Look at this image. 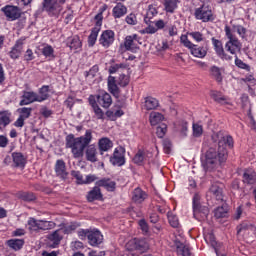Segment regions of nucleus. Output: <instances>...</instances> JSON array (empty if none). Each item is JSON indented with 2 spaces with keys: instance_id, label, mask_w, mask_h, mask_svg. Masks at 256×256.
<instances>
[{
  "instance_id": "aec40b11",
  "label": "nucleus",
  "mask_w": 256,
  "mask_h": 256,
  "mask_svg": "<svg viewBox=\"0 0 256 256\" xmlns=\"http://www.w3.org/2000/svg\"><path fill=\"white\" fill-rule=\"evenodd\" d=\"M113 149V142L108 137H102L98 140V151L100 155H105Z\"/></svg>"
},
{
  "instance_id": "3c124183",
  "label": "nucleus",
  "mask_w": 256,
  "mask_h": 256,
  "mask_svg": "<svg viewBox=\"0 0 256 256\" xmlns=\"http://www.w3.org/2000/svg\"><path fill=\"white\" fill-rule=\"evenodd\" d=\"M167 219L169 225H171L173 229H177L179 227V218L177 217V215L173 214V212L167 213Z\"/></svg>"
},
{
  "instance_id": "5701e85b",
  "label": "nucleus",
  "mask_w": 256,
  "mask_h": 256,
  "mask_svg": "<svg viewBox=\"0 0 256 256\" xmlns=\"http://www.w3.org/2000/svg\"><path fill=\"white\" fill-rule=\"evenodd\" d=\"M210 97L213 99V101H215V103H218L219 105H231L229 97L223 95L221 91L212 90L210 92Z\"/></svg>"
},
{
  "instance_id": "6e6d98bb",
  "label": "nucleus",
  "mask_w": 256,
  "mask_h": 256,
  "mask_svg": "<svg viewBox=\"0 0 256 256\" xmlns=\"http://www.w3.org/2000/svg\"><path fill=\"white\" fill-rule=\"evenodd\" d=\"M193 137L199 138L203 135V125L199 123L192 124Z\"/></svg>"
},
{
  "instance_id": "6e6552de",
  "label": "nucleus",
  "mask_w": 256,
  "mask_h": 256,
  "mask_svg": "<svg viewBox=\"0 0 256 256\" xmlns=\"http://www.w3.org/2000/svg\"><path fill=\"white\" fill-rule=\"evenodd\" d=\"M7 21H17L23 16V10L16 5L7 4L0 9Z\"/></svg>"
},
{
  "instance_id": "bf43d9fd",
  "label": "nucleus",
  "mask_w": 256,
  "mask_h": 256,
  "mask_svg": "<svg viewBox=\"0 0 256 256\" xmlns=\"http://www.w3.org/2000/svg\"><path fill=\"white\" fill-rule=\"evenodd\" d=\"M214 217L216 219H222L223 217H227V208L223 206H219L214 210Z\"/></svg>"
},
{
  "instance_id": "4d7b16f0",
  "label": "nucleus",
  "mask_w": 256,
  "mask_h": 256,
  "mask_svg": "<svg viewBox=\"0 0 256 256\" xmlns=\"http://www.w3.org/2000/svg\"><path fill=\"white\" fill-rule=\"evenodd\" d=\"M18 197L19 199H22V201H27V202L35 201V199H37L35 194L32 192H21L18 195Z\"/></svg>"
},
{
  "instance_id": "6ab92c4d",
  "label": "nucleus",
  "mask_w": 256,
  "mask_h": 256,
  "mask_svg": "<svg viewBox=\"0 0 256 256\" xmlns=\"http://www.w3.org/2000/svg\"><path fill=\"white\" fill-rule=\"evenodd\" d=\"M31 103H39L38 94L34 91H24L19 105L23 107V105H31Z\"/></svg>"
},
{
  "instance_id": "58836bf2",
  "label": "nucleus",
  "mask_w": 256,
  "mask_h": 256,
  "mask_svg": "<svg viewBox=\"0 0 256 256\" xmlns=\"http://www.w3.org/2000/svg\"><path fill=\"white\" fill-rule=\"evenodd\" d=\"M8 247L10 249H13L14 251H21L23 249V246L25 245V240L23 239H10L7 241Z\"/></svg>"
},
{
  "instance_id": "e433bc0d",
  "label": "nucleus",
  "mask_w": 256,
  "mask_h": 256,
  "mask_svg": "<svg viewBox=\"0 0 256 256\" xmlns=\"http://www.w3.org/2000/svg\"><path fill=\"white\" fill-rule=\"evenodd\" d=\"M67 47H69L71 51H77V49L83 47V43L79 36H73L72 38H68Z\"/></svg>"
},
{
  "instance_id": "a19ab883",
  "label": "nucleus",
  "mask_w": 256,
  "mask_h": 256,
  "mask_svg": "<svg viewBox=\"0 0 256 256\" xmlns=\"http://www.w3.org/2000/svg\"><path fill=\"white\" fill-rule=\"evenodd\" d=\"M99 33H101V30L97 28H91V31L87 40L88 47H95V43H97V37H99Z\"/></svg>"
},
{
  "instance_id": "09e8293b",
  "label": "nucleus",
  "mask_w": 256,
  "mask_h": 256,
  "mask_svg": "<svg viewBox=\"0 0 256 256\" xmlns=\"http://www.w3.org/2000/svg\"><path fill=\"white\" fill-rule=\"evenodd\" d=\"M177 129H179L181 135L187 137V131H189V122L185 120H180L177 122Z\"/></svg>"
},
{
  "instance_id": "a211bd4d",
  "label": "nucleus",
  "mask_w": 256,
  "mask_h": 256,
  "mask_svg": "<svg viewBox=\"0 0 256 256\" xmlns=\"http://www.w3.org/2000/svg\"><path fill=\"white\" fill-rule=\"evenodd\" d=\"M88 103L90 107H92V111L94 113L95 119L103 121L105 119V112H103V109L99 107V104H97V101H95V98L93 97V95L89 96Z\"/></svg>"
},
{
  "instance_id": "ea45409f",
  "label": "nucleus",
  "mask_w": 256,
  "mask_h": 256,
  "mask_svg": "<svg viewBox=\"0 0 256 256\" xmlns=\"http://www.w3.org/2000/svg\"><path fill=\"white\" fill-rule=\"evenodd\" d=\"M145 157H147V150L138 149L137 153L133 158V163H135V165L141 166L143 165V163H145Z\"/></svg>"
},
{
  "instance_id": "680f3d73",
  "label": "nucleus",
  "mask_w": 256,
  "mask_h": 256,
  "mask_svg": "<svg viewBox=\"0 0 256 256\" xmlns=\"http://www.w3.org/2000/svg\"><path fill=\"white\" fill-rule=\"evenodd\" d=\"M125 23H127V25H137L138 21H137V14L135 13H130L125 17Z\"/></svg>"
},
{
  "instance_id": "2f4dec72",
  "label": "nucleus",
  "mask_w": 256,
  "mask_h": 256,
  "mask_svg": "<svg viewBox=\"0 0 256 256\" xmlns=\"http://www.w3.org/2000/svg\"><path fill=\"white\" fill-rule=\"evenodd\" d=\"M12 113L9 110L0 111V131L11 125Z\"/></svg>"
},
{
  "instance_id": "0e129e2a",
  "label": "nucleus",
  "mask_w": 256,
  "mask_h": 256,
  "mask_svg": "<svg viewBox=\"0 0 256 256\" xmlns=\"http://www.w3.org/2000/svg\"><path fill=\"white\" fill-rule=\"evenodd\" d=\"M129 81L130 78L128 75L121 74L118 78V85H120V87H127V85H129Z\"/></svg>"
},
{
  "instance_id": "8fccbe9b",
  "label": "nucleus",
  "mask_w": 256,
  "mask_h": 256,
  "mask_svg": "<svg viewBox=\"0 0 256 256\" xmlns=\"http://www.w3.org/2000/svg\"><path fill=\"white\" fill-rule=\"evenodd\" d=\"M232 29L238 33L241 39H245V37H247V28H245L243 25L232 24Z\"/></svg>"
},
{
  "instance_id": "cd10ccee",
  "label": "nucleus",
  "mask_w": 256,
  "mask_h": 256,
  "mask_svg": "<svg viewBox=\"0 0 256 256\" xmlns=\"http://www.w3.org/2000/svg\"><path fill=\"white\" fill-rule=\"evenodd\" d=\"M107 86H108V91L116 97V99H119V95H121V91L119 90V86H117V80L115 79L114 76H109L107 80Z\"/></svg>"
},
{
  "instance_id": "a18cd8bd",
  "label": "nucleus",
  "mask_w": 256,
  "mask_h": 256,
  "mask_svg": "<svg viewBox=\"0 0 256 256\" xmlns=\"http://www.w3.org/2000/svg\"><path fill=\"white\" fill-rule=\"evenodd\" d=\"M120 69H129V63L123 62L112 64L109 67L108 72L110 75H115V73H117V71H119Z\"/></svg>"
},
{
  "instance_id": "a878e982",
  "label": "nucleus",
  "mask_w": 256,
  "mask_h": 256,
  "mask_svg": "<svg viewBox=\"0 0 256 256\" xmlns=\"http://www.w3.org/2000/svg\"><path fill=\"white\" fill-rule=\"evenodd\" d=\"M244 185H256V172L253 169H245L242 174Z\"/></svg>"
},
{
  "instance_id": "338daca9",
  "label": "nucleus",
  "mask_w": 256,
  "mask_h": 256,
  "mask_svg": "<svg viewBox=\"0 0 256 256\" xmlns=\"http://www.w3.org/2000/svg\"><path fill=\"white\" fill-rule=\"evenodd\" d=\"M148 26L146 28H144L141 33L143 35H155V33H157V29L155 28V26L150 24H147Z\"/></svg>"
},
{
  "instance_id": "69168bd1",
  "label": "nucleus",
  "mask_w": 256,
  "mask_h": 256,
  "mask_svg": "<svg viewBox=\"0 0 256 256\" xmlns=\"http://www.w3.org/2000/svg\"><path fill=\"white\" fill-rule=\"evenodd\" d=\"M167 133V125L162 124L161 126H158L156 129V135L160 139H163L165 137V134Z\"/></svg>"
},
{
  "instance_id": "f704fd0d",
  "label": "nucleus",
  "mask_w": 256,
  "mask_h": 256,
  "mask_svg": "<svg viewBox=\"0 0 256 256\" xmlns=\"http://www.w3.org/2000/svg\"><path fill=\"white\" fill-rule=\"evenodd\" d=\"M143 107L144 109H146V111H153L157 109V107H159V100H157V98H154L152 96H147L145 98Z\"/></svg>"
},
{
  "instance_id": "473e14b6",
  "label": "nucleus",
  "mask_w": 256,
  "mask_h": 256,
  "mask_svg": "<svg viewBox=\"0 0 256 256\" xmlns=\"http://www.w3.org/2000/svg\"><path fill=\"white\" fill-rule=\"evenodd\" d=\"M179 3H181V1L179 0H164L163 1L164 11L170 14L175 13V11L179 9Z\"/></svg>"
},
{
  "instance_id": "4be33fe9",
  "label": "nucleus",
  "mask_w": 256,
  "mask_h": 256,
  "mask_svg": "<svg viewBox=\"0 0 256 256\" xmlns=\"http://www.w3.org/2000/svg\"><path fill=\"white\" fill-rule=\"evenodd\" d=\"M88 203H93V201H103V193H101V188L98 185L94 186L86 195Z\"/></svg>"
},
{
  "instance_id": "5fc2aeb1",
  "label": "nucleus",
  "mask_w": 256,
  "mask_h": 256,
  "mask_svg": "<svg viewBox=\"0 0 256 256\" xmlns=\"http://www.w3.org/2000/svg\"><path fill=\"white\" fill-rule=\"evenodd\" d=\"M182 35H187V39H189V37H192V39L196 41V43H201V41H203L204 39L203 33L199 31L187 32L186 34H182Z\"/></svg>"
},
{
  "instance_id": "de8ad7c7",
  "label": "nucleus",
  "mask_w": 256,
  "mask_h": 256,
  "mask_svg": "<svg viewBox=\"0 0 256 256\" xmlns=\"http://www.w3.org/2000/svg\"><path fill=\"white\" fill-rule=\"evenodd\" d=\"M55 227H57V223L54 221L40 220V231H51Z\"/></svg>"
},
{
  "instance_id": "9b49d317",
  "label": "nucleus",
  "mask_w": 256,
  "mask_h": 256,
  "mask_svg": "<svg viewBox=\"0 0 256 256\" xmlns=\"http://www.w3.org/2000/svg\"><path fill=\"white\" fill-rule=\"evenodd\" d=\"M192 209L194 215H202V217L209 216V207L201 205V196L194 194L192 198Z\"/></svg>"
},
{
  "instance_id": "f257e3e1",
  "label": "nucleus",
  "mask_w": 256,
  "mask_h": 256,
  "mask_svg": "<svg viewBox=\"0 0 256 256\" xmlns=\"http://www.w3.org/2000/svg\"><path fill=\"white\" fill-rule=\"evenodd\" d=\"M211 140L213 143H218V149L210 147L205 153V160L203 161V167L206 171L215 169L217 165H223L229 157V149H233L235 142L233 136L223 135V132H216L212 134Z\"/></svg>"
},
{
  "instance_id": "49530a36",
  "label": "nucleus",
  "mask_w": 256,
  "mask_h": 256,
  "mask_svg": "<svg viewBox=\"0 0 256 256\" xmlns=\"http://www.w3.org/2000/svg\"><path fill=\"white\" fill-rule=\"evenodd\" d=\"M28 229L29 231H41V220L35 218H29L28 220Z\"/></svg>"
},
{
  "instance_id": "79ce46f5",
  "label": "nucleus",
  "mask_w": 256,
  "mask_h": 256,
  "mask_svg": "<svg viewBox=\"0 0 256 256\" xmlns=\"http://www.w3.org/2000/svg\"><path fill=\"white\" fill-rule=\"evenodd\" d=\"M158 13H159V11H157V8L155 6L149 5L147 13L144 17V23H146V25L153 23V21H151V19H153V17H155V15H157Z\"/></svg>"
},
{
  "instance_id": "c85d7f7f",
  "label": "nucleus",
  "mask_w": 256,
  "mask_h": 256,
  "mask_svg": "<svg viewBox=\"0 0 256 256\" xmlns=\"http://www.w3.org/2000/svg\"><path fill=\"white\" fill-rule=\"evenodd\" d=\"M223 73H225V68H219V66H212L210 68V76L216 83L221 85L223 83Z\"/></svg>"
},
{
  "instance_id": "2eb2a0df",
  "label": "nucleus",
  "mask_w": 256,
  "mask_h": 256,
  "mask_svg": "<svg viewBox=\"0 0 256 256\" xmlns=\"http://www.w3.org/2000/svg\"><path fill=\"white\" fill-rule=\"evenodd\" d=\"M88 243L91 247H99L101 243H103V234L101 231L96 228H90V232L88 234Z\"/></svg>"
},
{
  "instance_id": "7c9ffc66",
  "label": "nucleus",
  "mask_w": 256,
  "mask_h": 256,
  "mask_svg": "<svg viewBox=\"0 0 256 256\" xmlns=\"http://www.w3.org/2000/svg\"><path fill=\"white\" fill-rule=\"evenodd\" d=\"M98 187H103L106 191L113 192L117 188V183L109 178H102L96 181Z\"/></svg>"
},
{
  "instance_id": "e2e57ef3",
  "label": "nucleus",
  "mask_w": 256,
  "mask_h": 256,
  "mask_svg": "<svg viewBox=\"0 0 256 256\" xmlns=\"http://www.w3.org/2000/svg\"><path fill=\"white\" fill-rule=\"evenodd\" d=\"M94 19L96 20V22L93 28L101 31V27H103V14H100L98 12L97 15H95Z\"/></svg>"
},
{
  "instance_id": "bb28decb",
  "label": "nucleus",
  "mask_w": 256,
  "mask_h": 256,
  "mask_svg": "<svg viewBox=\"0 0 256 256\" xmlns=\"http://www.w3.org/2000/svg\"><path fill=\"white\" fill-rule=\"evenodd\" d=\"M225 186L223 183H214L210 187V193L213 195V197L216 199V201H223V188Z\"/></svg>"
},
{
  "instance_id": "20e7f679",
  "label": "nucleus",
  "mask_w": 256,
  "mask_h": 256,
  "mask_svg": "<svg viewBox=\"0 0 256 256\" xmlns=\"http://www.w3.org/2000/svg\"><path fill=\"white\" fill-rule=\"evenodd\" d=\"M180 43L183 45V47L190 50L193 57H197L198 59H204V57H207V49L191 42V40L187 38V35L180 36Z\"/></svg>"
},
{
  "instance_id": "0eeeda50",
  "label": "nucleus",
  "mask_w": 256,
  "mask_h": 256,
  "mask_svg": "<svg viewBox=\"0 0 256 256\" xmlns=\"http://www.w3.org/2000/svg\"><path fill=\"white\" fill-rule=\"evenodd\" d=\"M194 17L202 23H209L215 21V15H213V10L209 6L202 5L195 9Z\"/></svg>"
},
{
  "instance_id": "f8f14e48",
  "label": "nucleus",
  "mask_w": 256,
  "mask_h": 256,
  "mask_svg": "<svg viewBox=\"0 0 256 256\" xmlns=\"http://www.w3.org/2000/svg\"><path fill=\"white\" fill-rule=\"evenodd\" d=\"M211 41L214 47V51L219 59H221L222 61H231L233 59V56L225 52V49L223 48V42H221V40L212 37Z\"/></svg>"
},
{
  "instance_id": "c03bdc74",
  "label": "nucleus",
  "mask_w": 256,
  "mask_h": 256,
  "mask_svg": "<svg viewBox=\"0 0 256 256\" xmlns=\"http://www.w3.org/2000/svg\"><path fill=\"white\" fill-rule=\"evenodd\" d=\"M41 53L49 61H51L52 59H55V49H53V46L49 44H47L42 48Z\"/></svg>"
},
{
  "instance_id": "4c0bfd02",
  "label": "nucleus",
  "mask_w": 256,
  "mask_h": 256,
  "mask_svg": "<svg viewBox=\"0 0 256 256\" xmlns=\"http://www.w3.org/2000/svg\"><path fill=\"white\" fill-rule=\"evenodd\" d=\"M51 91L49 85H43L38 90V103H43V101H47L49 99L50 95L49 92Z\"/></svg>"
},
{
  "instance_id": "412c9836",
  "label": "nucleus",
  "mask_w": 256,
  "mask_h": 256,
  "mask_svg": "<svg viewBox=\"0 0 256 256\" xmlns=\"http://www.w3.org/2000/svg\"><path fill=\"white\" fill-rule=\"evenodd\" d=\"M84 151L87 161H90V163H97L99 161L97 158V146L95 144H88Z\"/></svg>"
},
{
  "instance_id": "ddd939ff",
  "label": "nucleus",
  "mask_w": 256,
  "mask_h": 256,
  "mask_svg": "<svg viewBox=\"0 0 256 256\" xmlns=\"http://www.w3.org/2000/svg\"><path fill=\"white\" fill-rule=\"evenodd\" d=\"M63 230L61 228L53 231L52 233L47 235L48 239V247L50 249H57L59 245H61V241H63Z\"/></svg>"
},
{
  "instance_id": "37998d69",
  "label": "nucleus",
  "mask_w": 256,
  "mask_h": 256,
  "mask_svg": "<svg viewBox=\"0 0 256 256\" xmlns=\"http://www.w3.org/2000/svg\"><path fill=\"white\" fill-rule=\"evenodd\" d=\"M165 120V116L159 112H151L149 116V121L152 126L159 125L161 121Z\"/></svg>"
},
{
  "instance_id": "72a5a7b5",
  "label": "nucleus",
  "mask_w": 256,
  "mask_h": 256,
  "mask_svg": "<svg viewBox=\"0 0 256 256\" xmlns=\"http://www.w3.org/2000/svg\"><path fill=\"white\" fill-rule=\"evenodd\" d=\"M147 197H148V195L141 188H136L132 192V201L134 203L141 204V203H143V201H145V199H147Z\"/></svg>"
},
{
  "instance_id": "423d86ee",
  "label": "nucleus",
  "mask_w": 256,
  "mask_h": 256,
  "mask_svg": "<svg viewBox=\"0 0 256 256\" xmlns=\"http://www.w3.org/2000/svg\"><path fill=\"white\" fill-rule=\"evenodd\" d=\"M127 251H137L138 253H147L149 251V242L146 238H133L126 244Z\"/></svg>"
},
{
  "instance_id": "f03ea898",
  "label": "nucleus",
  "mask_w": 256,
  "mask_h": 256,
  "mask_svg": "<svg viewBox=\"0 0 256 256\" xmlns=\"http://www.w3.org/2000/svg\"><path fill=\"white\" fill-rule=\"evenodd\" d=\"M65 141L66 149H71L74 159H81L85 153V149L93 141V130L87 129L85 134L79 137H75V134H68Z\"/></svg>"
},
{
  "instance_id": "7ed1b4c3",
  "label": "nucleus",
  "mask_w": 256,
  "mask_h": 256,
  "mask_svg": "<svg viewBox=\"0 0 256 256\" xmlns=\"http://www.w3.org/2000/svg\"><path fill=\"white\" fill-rule=\"evenodd\" d=\"M67 0H43L42 9L49 17H59Z\"/></svg>"
},
{
  "instance_id": "393cba45",
  "label": "nucleus",
  "mask_w": 256,
  "mask_h": 256,
  "mask_svg": "<svg viewBox=\"0 0 256 256\" xmlns=\"http://www.w3.org/2000/svg\"><path fill=\"white\" fill-rule=\"evenodd\" d=\"M12 161L14 163V167L25 169V165H27V156L23 155L21 152H13Z\"/></svg>"
},
{
  "instance_id": "13d9d810",
  "label": "nucleus",
  "mask_w": 256,
  "mask_h": 256,
  "mask_svg": "<svg viewBox=\"0 0 256 256\" xmlns=\"http://www.w3.org/2000/svg\"><path fill=\"white\" fill-rule=\"evenodd\" d=\"M236 67H238V69H243L244 71H251V66H249V64L243 62V60L239 59V57H237V55L235 56V61H234Z\"/></svg>"
},
{
  "instance_id": "052dcab7",
  "label": "nucleus",
  "mask_w": 256,
  "mask_h": 256,
  "mask_svg": "<svg viewBox=\"0 0 256 256\" xmlns=\"http://www.w3.org/2000/svg\"><path fill=\"white\" fill-rule=\"evenodd\" d=\"M138 225L140 227V230H141L142 234L149 235V224L147 223V220L140 219L138 221Z\"/></svg>"
},
{
  "instance_id": "b1692460",
  "label": "nucleus",
  "mask_w": 256,
  "mask_h": 256,
  "mask_svg": "<svg viewBox=\"0 0 256 256\" xmlns=\"http://www.w3.org/2000/svg\"><path fill=\"white\" fill-rule=\"evenodd\" d=\"M127 11V6L121 2H118L112 9V17L113 19H122V17L127 15Z\"/></svg>"
},
{
  "instance_id": "dca6fc26",
  "label": "nucleus",
  "mask_w": 256,
  "mask_h": 256,
  "mask_svg": "<svg viewBox=\"0 0 256 256\" xmlns=\"http://www.w3.org/2000/svg\"><path fill=\"white\" fill-rule=\"evenodd\" d=\"M24 39H18L14 47H12L8 53L10 59H13V61H17L23 55V45H24Z\"/></svg>"
},
{
  "instance_id": "c9c22d12",
  "label": "nucleus",
  "mask_w": 256,
  "mask_h": 256,
  "mask_svg": "<svg viewBox=\"0 0 256 256\" xmlns=\"http://www.w3.org/2000/svg\"><path fill=\"white\" fill-rule=\"evenodd\" d=\"M135 41H139V36L137 34L128 35L124 40V47L126 51H133L135 47Z\"/></svg>"
},
{
  "instance_id": "f3484780",
  "label": "nucleus",
  "mask_w": 256,
  "mask_h": 256,
  "mask_svg": "<svg viewBox=\"0 0 256 256\" xmlns=\"http://www.w3.org/2000/svg\"><path fill=\"white\" fill-rule=\"evenodd\" d=\"M54 171L56 173V177H59V179H62V181H65V179H67L69 175V173L67 172V166L63 159H59L56 161Z\"/></svg>"
},
{
  "instance_id": "864d4df0",
  "label": "nucleus",
  "mask_w": 256,
  "mask_h": 256,
  "mask_svg": "<svg viewBox=\"0 0 256 256\" xmlns=\"http://www.w3.org/2000/svg\"><path fill=\"white\" fill-rule=\"evenodd\" d=\"M19 117L22 119L27 120L29 117H31V113H33V108H27V107H22L18 109Z\"/></svg>"
},
{
  "instance_id": "603ef678",
  "label": "nucleus",
  "mask_w": 256,
  "mask_h": 256,
  "mask_svg": "<svg viewBox=\"0 0 256 256\" xmlns=\"http://www.w3.org/2000/svg\"><path fill=\"white\" fill-rule=\"evenodd\" d=\"M176 251L178 253V255H182V256H191V250L189 249V247L183 243L177 245Z\"/></svg>"
},
{
  "instance_id": "9d476101",
  "label": "nucleus",
  "mask_w": 256,
  "mask_h": 256,
  "mask_svg": "<svg viewBox=\"0 0 256 256\" xmlns=\"http://www.w3.org/2000/svg\"><path fill=\"white\" fill-rule=\"evenodd\" d=\"M99 45L103 47L104 49H109L113 43H115V31L111 29H107L102 31L99 39H98Z\"/></svg>"
},
{
  "instance_id": "774afa93",
  "label": "nucleus",
  "mask_w": 256,
  "mask_h": 256,
  "mask_svg": "<svg viewBox=\"0 0 256 256\" xmlns=\"http://www.w3.org/2000/svg\"><path fill=\"white\" fill-rule=\"evenodd\" d=\"M24 61H33L35 59V54H33V50L31 48H28L23 56Z\"/></svg>"
},
{
  "instance_id": "39448f33",
  "label": "nucleus",
  "mask_w": 256,
  "mask_h": 256,
  "mask_svg": "<svg viewBox=\"0 0 256 256\" xmlns=\"http://www.w3.org/2000/svg\"><path fill=\"white\" fill-rule=\"evenodd\" d=\"M224 31L228 39L225 44L226 51H228V53H231V55H237V51H241V42L239 41V38L233 35V32H231V27H229V25H226L224 27Z\"/></svg>"
},
{
  "instance_id": "c756f323",
  "label": "nucleus",
  "mask_w": 256,
  "mask_h": 256,
  "mask_svg": "<svg viewBox=\"0 0 256 256\" xmlns=\"http://www.w3.org/2000/svg\"><path fill=\"white\" fill-rule=\"evenodd\" d=\"M60 229H62V233L64 235H72V233H75L79 227H81L80 222H70L69 224L61 223L59 225Z\"/></svg>"
},
{
  "instance_id": "1a4fd4ad",
  "label": "nucleus",
  "mask_w": 256,
  "mask_h": 256,
  "mask_svg": "<svg viewBox=\"0 0 256 256\" xmlns=\"http://www.w3.org/2000/svg\"><path fill=\"white\" fill-rule=\"evenodd\" d=\"M97 105L103 107V109H109L113 105V98L105 90H100L96 95H93Z\"/></svg>"
},
{
  "instance_id": "4468645a",
  "label": "nucleus",
  "mask_w": 256,
  "mask_h": 256,
  "mask_svg": "<svg viewBox=\"0 0 256 256\" xmlns=\"http://www.w3.org/2000/svg\"><path fill=\"white\" fill-rule=\"evenodd\" d=\"M110 163L114 167H123L125 165V150L122 147L114 149L113 155L110 157Z\"/></svg>"
}]
</instances>
